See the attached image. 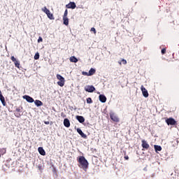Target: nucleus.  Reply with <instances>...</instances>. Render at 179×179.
<instances>
[{
    "label": "nucleus",
    "mask_w": 179,
    "mask_h": 179,
    "mask_svg": "<svg viewBox=\"0 0 179 179\" xmlns=\"http://www.w3.org/2000/svg\"><path fill=\"white\" fill-rule=\"evenodd\" d=\"M77 161L79 163V168L83 169L85 171H86L89 167V162H87V159L85 158L84 156H80L77 159Z\"/></svg>",
    "instance_id": "obj_1"
},
{
    "label": "nucleus",
    "mask_w": 179,
    "mask_h": 179,
    "mask_svg": "<svg viewBox=\"0 0 179 179\" xmlns=\"http://www.w3.org/2000/svg\"><path fill=\"white\" fill-rule=\"evenodd\" d=\"M41 10L42 12H44L45 15H47L48 19H50V20H54V19H55L54 17V15L51 13V11H50L48 8H47V6H44L43 8H42Z\"/></svg>",
    "instance_id": "obj_2"
},
{
    "label": "nucleus",
    "mask_w": 179,
    "mask_h": 179,
    "mask_svg": "<svg viewBox=\"0 0 179 179\" xmlns=\"http://www.w3.org/2000/svg\"><path fill=\"white\" fill-rule=\"evenodd\" d=\"M57 78L58 79L57 85L58 86H60V87H64V85H65V78L62 77L60 74H57Z\"/></svg>",
    "instance_id": "obj_3"
},
{
    "label": "nucleus",
    "mask_w": 179,
    "mask_h": 179,
    "mask_svg": "<svg viewBox=\"0 0 179 179\" xmlns=\"http://www.w3.org/2000/svg\"><path fill=\"white\" fill-rule=\"evenodd\" d=\"M110 118L113 121V122H120V118L117 115L114 113V112H110L109 113Z\"/></svg>",
    "instance_id": "obj_4"
},
{
    "label": "nucleus",
    "mask_w": 179,
    "mask_h": 179,
    "mask_svg": "<svg viewBox=\"0 0 179 179\" xmlns=\"http://www.w3.org/2000/svg\"><path fill=\"white\" fill-rule=\"evenodd\" d=\"M85 90L88 93H93L96 90V88L93 85H87L85 87Z\"/></svg>",
    "instance_id": "obj_5"
},
{
    "label": "nucleus",
    "mask_w": 179,
    "mask_h": 179,
    "mask_svg": "<svg viewBox=\"0 0 179 179\" xmlns=\"http://www.w3.org/2000/svg\"><path fill=\"white\" fill-rule=\"evenodd\" d=\"M166 122L167 125H176L177 124V122L173 117H169L166 119Z\"/></svg>",
    "instance_id": "obj_6"
},
{
    "label": "nucleus",
    "mask_w": 179,
    "mask_h": 179,
    "mask_svg": "<svg viewBox=\"0 0 179 179\" xmlns=\"http://www.w3.org/2000/svg\"><path fill=\"white\" fill-rule=\"evenodd\" d=\"M11 61H13V62H14L15 64V66L16 68H20V62H19V60H17L16 58L15 57V56H12L10 57Z\"/></svg>",
    "instance_id": "obj_7"
},
{
    "label": "nucleus",
    "mask_w": 179,
    "mask_h": 179,
    "mask_svg": "<svg viewBox=\"0 0 179 179\" xmlns=\"http://www.w3.org/2000/svg\"><path fill=\"white\" fill-rule=\"evenodd\" d=\"M141 143H142L141 146L143 149H145V150H148L149 148H150V145H149V143H148V141L145 140H142Z\"/></svg>",
    "instance_id": "obj_8"
},
{
    "label": "nucleus",
    "mask_w": 179,
    "mask_h": 179,
    "mask_svg": "<svg viewBox=\"0 0 179 179\" xmlns=\"http://www.w3.org/2000/svg\"><path fill=\"white\" fill-rule=\"evenodd\" d=\"M141 90L144 97H149V93L148 92V90H146V88H145L143 85H141Z\"/></svg>",
    "instance_id": "obj_9"
},
{
    "label": "nucleus",
    "mask_w": 179,
    "mask_h": 179,
    "mask_svg": "<svg viewBox=\"0 0 179 179\" xmlns=\"http://www.w3.org/2000/svg\"><path fill=\"white\" fill-rule=\"evenodd\" d=\"M66 8H67V9H75L76 4L75 2H70L69 4L66 5Z\"/></svg>",
    "instance_id": "obj_10"
},
{
    "label": "nucleus",
    "mask_w": 179,
    "mask_h": 179,
    "mask_svg": "<svg viewBox=\"0 0 179 179\" xmlns=\"http://www.w3.org/2000/svg\"><path fill=\"white\" fill-rule=\"evenodd\" d=\"M77 132L79 134V135H80V136L82 138H83L84 139H87V136L86 134H85V133H83L82 129H77Z\"/></svg>",
    "instance_id": "obj_11"
},
{
    "label": "nucleus",
    "mask_w": 179,
    "mask_h": 179,
    "mask_svg": "<svg viewBox=\"0 0 179 179\" xmlns=\"http://www.w3.org/2000/svg\"><path fill=\"white\" fill-rule=\"evenodd\" d=\"M24 99H25V100H27L28 101V103H34V99L29 95H25L24 96Z\"/></svg>",
    "instance_id": "obj_12"
},
{
    "label": "nucleus",
    "mask_w": 179,
    "mask_h": 179,
    "mask_svg": "<svg viewBox=\"0 0 179 179\" xmlns=\"http://www.w3.org/2000/svg\"><path fill=\"white\" fill-rule=\"evenodd\" d=\"M64 125L66 128H69V127H71V122H69V119L66 118L64 120Z\"/></svg>",
    "instance_id": "obj_13"
},
{
    "label": "nucleus",
    "mask_w": 179,
    "mask_h": 179,
    "mask_svg": "<svg viewBox=\"0 0 179 179\" xmlns=\"http://www.w3.org/2000/svg\"><path fill=\"white\" fill-rule=\"evenodd\" d=\"M99 97L101 103H106L107 101V97H106L104 95L100 94Z\"/></svg>",
    "instance_id": "obj_14"
},
{
    "label": "nucleus",
    "mask_w": 179,
    "mask_h": 179,
    "mask_svg": "<svg viewBox=\"0 0 179 179\" xmlns=\"http://www.w3.org/2000/svg\"><path fill=\"white\" fill-rule=\"evenodd\" d=\"M76 118L80 124H83V122H85V117H83V116L77 115Z\"/></svg>",
    "instance_id": "obj_15"
},
{
    "label": "nucleus",
    "mask_w": 179,
    "mask_h": 179,
    "mask_svg": "<svg viewBox=\"0 0 179 179\" xmlns=\"http://www.w3.org/2000/svg\"><path fill=\"white\" fill-rule=\"evenodd\" d=\"M38 150L40 155H41V156H45V150H44L43 147H39L38 148Z\"/></svg>",
    "instance_id": "obj_16"
},
{
    "label": "nucleus",
    "mask_w": 179,
    "mask_h": 179,
    "mask_svg": "<svg viewBox=\"0 0 179 179\" xmlns=\"http://www.w3.org/2000/svg\"><path fill=\"white\" fill-rule=\"evenodd\" d=\"M0 101H1L3 107H6V101H5V97L3 96H0Z\"/></svg>",
    "instance_id": "obj_17"
},
{
    "label": "nucleus",
    "mask_w": 179,
    "mask_h": 179,
    "mask_svg": "<svg viewBox=\"0 0 179 179\" xmlns=\"http://www.w3.org/2000/svg\"><path fill=\"white\" fill-rule=\"evenodd\" d=\"M63 22L65 26H68V24H69V19H68V17H63Z\"/></svg>",
    "instance_id": "obj_18"
},
{
    "label": "nucleus",
    "mask_w": 179,
    "mask_h": 179,
    "mask_svg": "<svg viewBox=\"0 0 179 179\" xmlns=\"http://www.w3.org/2000/svg\"><path fill=\"white\" fill-rule=\"evenodd\" d=\"M89 76H92V75H94L96 73V70L93 68L90 69V70L89 71Z\"/></svg>",
    "instance_id": "obj_19"
},
{
    "label": "nucleus",
    "mask_w": 179,
    "mask_h": 179,
    "mask_svg": "<svg viewBox=\"0 0 179 179\" xmlns=\"http://www.w3.org/2000/svg\"><path fill=\"white\" fill-rule=\"evenodd\" d=\"M34 103H35L36 106H37V107H40V106H43V103L40 100H36V101H34Z\"/></svg>",
    "instance_id": "obj_20"
},
{
    "label": "nucleus",
    "mask_w": 179,
    "mask_h": 179,
    "mask_svg": "<svg viewBox=\"0 0 179 179\" xmlns=\"http://www.w3.org/2000/svg\"><path fill=\"white\" fill-rule=\"evenodd\" d=\"M71 62H78V59L75 56H72L70 57Z\"/></svg>",
    "instance_id": "obj_21"
},
{
    "label": "nucleus",
    "mask_w": 179,
    "mask_h": 179,
    "mask_svg": "<svg viewBox=\"0 0 179 179\" xmlns=\"http://www.w3.org/2000/svg\"><path fill=\"white\" fill-rule=\"evenodd\" d=\"M155 152H162V146L155 145Z\"/></svg>",
    "instance_id": "obj_22"
},
{
    "label": "nucleus",
    "mask_w": 179,
    "mask_h": 179,
    "mask_svg": "<svg viewBox=\"0 0 179 179\" xmlns=\"http://www.w3.org/2000/svg\"><path fill=\"white\" fill-rule=\"evenodd\" d=\"M34 59H40V54L38 52H36L34 55Z\"/></svg>",
    "instance_id": "obj_23"
},
{
    "label": "nucleus",
    "mask_w": 179,
    "mask_h": 179,
    "mask_svg": "<svg viewBox=\"0 0 179 179\" xmlns=\"http://www.w3.org/2000/svg\"><path fill=\"white\" fill-rule=\"evenodd\" d=\"M87 104H92V103H93V100H92V98H90V97L87 98Z\"/></svg>",
    "instance_id": "obj_24"
},
{
    "label": "nucleus",
    "mask_w": 179,
    "mask_h": 179,
    "mask_svg": "<svg viewBox=\"0 0 179 179\" xmlns=\"http://www.w3.org/2000/svg\"><path fill=\"white\" fill-rule=\"evenodd\" d=\"M15 115L17 117V118H20L21 115L20 112H15Z\"/></svg>",
    "instance_id": "obj_25"
},
{
    "label": "nucleus",
    "mask_w": 179,
    "mask_h": 179,
    "mask_svg": "<svg viewBox=\"0 0 179 179\" xmlns=\"http://www.w3.org/2000/svg\"><path fill=\"white\" fill-rule=\"evenodd\" d=\"M63 17H68V9H66Z\"/></svg>",
    "instance_id": "obj_26"
},
{
    "label": "nucleus",
    "mask_w": 179,
    "mask_h": 179,
    "mask_svg": "<svg viewBox=\"0 0 179 179\" xmlns=\"http://www.w3.org/2000/svg\"><path fill=\"white\" fill-rule=\"evenodd\" d=\"M167 51V49L166 48H163L162 50H161V52L162 54V55H164V54H166V52Z\"/></svg>",
    "instance_id": "obj_27"
},
{
    "label": "nucleus",
    "mask_w": 179,
    "mask_h": 179,
    "mask_svg": "<svg viewBox=\"0 0 179 179\" xmlns=\"http://www.w3.org/2000/svg\"><path fill=\"white\" fill-rule=\"evenodd\" d=\"M82 75H83L84 76H90L89 75V73L86 72V71H83L82 72Z\"/></svg>",
    "instance_id": "obj_28"
},
{
    "label": "nucleus",
    "mask_w": 179,
    "mask_h": 179,
    "mask_svg": "<svg viewBox=\"0 0 179 179\" xmlns=\"http://www.w3.org/2000/svg\"><path fill=\"white\" fill-rule=\"evenodd\" d=\"M91 31H93V33L94 34H96V28L95 27H92L91 28V30H90Z\"/></svg>",
    "instance_id": "obj_29"
},
{
    "label": "nucleus",
    "mask_w": 179,
    "mask_h": 179,
    "mask_svg": "<svg viewBox=\"0 0 179 179\" xmlns=\"http://www.w3.org/2000/svg\"><path fill=\"white\" fill-rule=\"evenodd\" d=\"M38 43H43V38L41 36L38 37Z\"/></svg>",
    "instance_id": "obj_30"
},
{
    "label": "nucleus",
    "mask_w": 179,
    "mask_h": 179,
    "mask_svg": "<svg viewBox=\"0 0 179 179\" xmlns=\"http://www.w3.org/2000/svg\"><path fill=\"white\" fill-rule=\"evenodd\" d=\"M15 113H22V110L20 108L15 109Z\"/></svg>",
    "instance_id": "obj_31"
},
{
    "label": "nucleus",
    "mask_w": 179,
    "mask_h": 179,
    "mask_svg": "<svg viewBox=\"0 0 179 179\" xmlns=\"http://www.w3.org/2000/svg\"><path fill=\"white\" fill-rule=\"evenodd\" d=\"M61 117H62V118H65L66 117V115H65V113L64 112H62Z\"/></svg>",
    "instance_id": "obj_32"
},
{
    "label": "nucleus",
    "mask_w": 179,
    "mask_h": 179,
    "mask_svg": "<svg viewBox=\"0 0 179 179\" xmlns=\"http://www.w3.org/2000/svg\"><path fill=\"white\" fill-rule=\"evenodd\" d=\"M122 62L123 65H127V60L122 59Z\"/></svg>",
    "instance_id": "obj_33"
},
{
    "label": "nucleus",
    "mask_w": 179,
    "mask_h": 179,
    "mask_svg": "<svg viewBox=\"0 0 179 179\" xmlns=\"http://www.w3.org/2000/svg\"><path fill=\"white\" fill-rule=\"evenodd\" d=\"M124 159L125 160H129V157H128V155H125L124 156Z\"/></svg>",
    "instance_id": "obj_34"
},
{
    "label": "nucleus",
    "mask_w": 179,
    "mask_h": 179,
    "mask_svg": "<svg viewBox=\"0 0 179 179\" xmlns=\"http://www.w3.org/2000/svg\"><path fill=\"white\" fill-rule=\"evenodd\" d=\"M44 124H45L46 125H50V122L47 121V122H44Z\"/></svg>",
    "instance_id": "obj_35"
},
{
    "label": "nucleus",
    "mask_w": 179,
    "mask_h": 179,
    "mask_svg": "<svg viewBox=\"0 0 179 179\" xmlns=\"http://www.w3.org/2000/svg\"><path fill=\"white\" fill-rule=\"evenodd\" d=\"M0 96H3L2 95V92H1V90H0Z\"/></svg>",
    "instance_id": "obj_36"
},
{
    "label": "nucleus",
    "mask_w": 179,
    "mask_h": 179,
    "mask_svg": "<svg viewBox=\"0 0 179 179\" xmlns=\"http://www.w3.org/2000/svg\"><path fill=\"white\" fill-rule=\"evenodd\" d=\"M0 108H1V106H0Z\"/></svg>",
    "instance_id": "obj_37"
},
{
    "label": "nucleus",
    "mask_w": 179,
    "mask_h": 179,
    "mask_svg": "<svg viewBox=\"0 0 179 179\" xmlns=\"http://www.w3.org/2000/svg\"><path fill=\"white\" fill-rule=\"evenodd\" d=\"M0 157H1V155H0Z\"/></svg>",
    "instance_id": "obj_38"
}]
</instances>
